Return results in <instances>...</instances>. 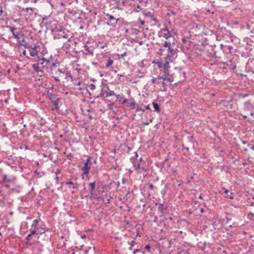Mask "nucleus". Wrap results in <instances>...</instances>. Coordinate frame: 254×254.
<instances>
[{"label": "nucleus", "instance_id": "46", "mask_svg": "<svg viewBox=\"0 0 254 254\" xmlns=\"http://www.w3.org/2000/svg\"><path fill=\"white\" fill-rule=\"evenodd\" d=\"M144 249L146 250L148 252H150L151 250V247L150 245H147L145 246Z\"/></svg>", "mask_w": 254, "mask_h": 254}, {"label": "nucleus", "instance_id": "44", "mask_svg": "<svg viewBox=\"0 0 254 254\" xmlns=\"http://www.w3.org/2000/svg\"><path fill=\"white\" fill-rule=\"evenodd\" d=\"M44 55V56H48L47 55V50L46 49L43 50L40 54H39L38 55Z\"/></svg>", "mask_w": 254, "mask_h": 254}, {"label": "nucleus", "instance_id": "47", "mask_svg": "<svg viewBox=\"0 0 254 254\" xmlns=\"http://www.w3.org/2000/svg\"><path fill=\"white\" fill-rule=\"evenodd\" d=\"M75 85H80L81 84V82L79 80L77 79V81H74V83H73Z\"/></svg>", "mask_w": 254, "mask_h": 254}, {"label": "nucleus", "instance_id": "34", "mask_svg": "<svg viewBox=\"0 0 254 254\" xmlns=\"http://www.w3.org/2000/svg\"><path fill=\"white\" fill-rule=\"evenodd\" d=\"M64 75H65V77H64L65 79H67L68 78H71V74L70 72L67 69H66V70H65Z\"/></svg>", "mask_w": 254, "mask_h": 254}, {"label": "nucleus", "instance_id": "37", "mask_svg": "<svg viewBox=\"0 0 254 254\" xmlns=\"http://www.w3.org/2000/svg\"><path fill=\"white\" fill-rule=\"evenodd\" d=\"M26 41L24 39V37H22V39H19V41H17L18 44L20 46H21L23 44H24V43H25Z\"/></svg>", "mask_w": 254, "mask_h": 254}, {"label": "nucleus", "instance_id": "33", "mask_svg": "<svg viewBox=\"0 0 254 254\" xmlns=\"http://www.w3.org/2000/svg\"><path fill=\"white\" fill-rule=\"evenodd\" d=\"M6 28H8L10 30V31L11 32L12 36H13V33H16V32H14L15 30H16L17 28L15 27H11L9 25H7L5 27Z\"/></svg>", "mask_w": 254, "mask_h": 254}, {"label": "nucleus", "instance_id": "6", "mask_svg": "<svg viewBox=\"0 0 254 254\" xmlns=\"http://www.w3.org/2000/svg\"><path fill=\"white\" fill-rule=\"evenodd\" d=\"M68 35L65 34L63 30H59L58 32L55 33L54 35V39H61L62 42L66 40L68 41Z\"/></svg>", "mask_w": 254, "mask_h": 254}, {"label": "nucleus", "instance_id": "56", "mask_svg": "<svg viewBox=\"0 0 254 254\" xmlns=\"http://www.w3.org/2000/svg\"><path fill=\"white\" fill-rule=\"evenodd\" d=\"M67 157L68 159L69 160H71V158H72V155L71 154H68L67 156Z\"/></svg>", "mask_w": 254, "mask_h": 254}, {"label": "nucleus", "instance_id": "25", "mask_svg": "<svg viewBox=\"0 0 254 254\" xmlns=\"http://www.w3.org/2000/svg\"><path fill=\"white\" fill-rule=\"evenodd\" d=\"M127 105L132 106V108H134V107L136 105L135 102L133 99H131L130 100H128L127 103H126Z\"/></svg>", "mask_w": 254, "mask_h": 254}, {"label": "nucleus", "instance_id": "48", "mask_svg": "<svg viewBox=\"0 0 254 254\" xmlns=\"http://www.w3.org/2000/svg\"><path fill=\"white\" fill-rule=\"evenodd\" d=\"M188 140L191 142H192L193 139L194 138V136L193 135H191L188 137Z\"/></svg>", "mask_w": 254, "mask_h": 254}, {"label": "nucleus", "instance_id": "23", "mask_svg": "<svg viewBox=\"0 0 254 254\" xmlns=\"http://www.w3.org/2000/svg\"><path fill=\"white\" fill-rule=\"evenodd\" d=\"M164 80H165V79L163 77L159 76L157 77V80L156 81V84L158 85L161 84L164 86L165 85Z\"/></svg>", "mask_w": 254, "mask_h": 254}, {"label": "nucleus", "instance_id": "59", "mask_svg": "<svg viewBox=\"0 0 254 254\" xmlns=\"http://www.w3.org/2000/svg\"><path fill=\"white\" fill-rule=\"evenodd\" d=\"M22 54L24 56H26V50H24L23 51H22Z\"/></svg>", "mask_w": 254, "mask_h": 254}, {"label": "nucleus", "instance_id": "28", "mask_svg": "<svg viewBox=\"0 0 254 254\" xmlns=\"http://www.w3.org/2000/svg\"><path fill=\"white\" fill-rule=\"evenodd\" d=\"M171 62V61L166 60V62L163 64V69H168L170 67L169 64Z\"/></svg>", "mask_w": 254, "mask_h": 254}, {"label": "nucleus", "instance_id": "43", "mask_svg": "<svg viewBox=\"0 0 254 254\" xmlns=\"http://www.w3.org/2000/svg\"><path fill=\"white\" fill-rule=\"evenodd\" d=\"M225 48L226 50H228L230 53H231L232 50L233 49V46L229 45V46H225Z\"/></svg>", "mask_w": 254, "mask_h": 254}, {"label": "nucleus", "instance_id": "35", "mask_svg": "<svg viewBox=\"0 0 254 254\" xmlns=\"http://www.w3.org/2000/svg\"><path fill=\"white\" fill-rule=\"evenodd\" d=\"M127 243L129 245H130V247L129 248V250L132 251L133 250V246H134V244L135 243V241L133 240L131 241V242L128 241Z\"/></svg>", "mask_w": 254, "mask_h": 254}, {"label": "nucleus", "instance_id": "13", "mask_svg": "<svg viewBox=\"0 0 254 254\" xmlns=\"http://www.w3.org/2000/svg\"><path fill=\"white\" fill-rule=\"evenodd\" d=\"M38 49H40V47L39 46L35 45L34 47L31 46L29 49L30 55L31 57H34L35 56H37V55H38Z\"/></svg>", "mask_w": 254, "mask_h": 254}, {"label": "nucleus", "instance_id": "29", "mask_svg": "<svg viewBox=\"0 0 254 254\" xmlns=\"http://www.w3.org/2000/svg\"><path fill=\"white\" fill-rule=\"evenodd\" d=\"M66 69L58 68L56 71V74L61 75V74H64Z\"/></svg>", "mask_w": 254, "mask_h": 254}, {"label": "nucleus", "instance_id": "41", "mask_svg": "<svg viewBox=\"0 0 254 254\" xmlns=\"http://www.w3.org/2000/svg\"><path fill=\"white\" fill-rule=\"evenodd\" d=\"M157 66L159 68H163V63L162 62V61H157Z\"/></svg>", "mask_w": 254, "mask_h": 254}, {"label": "nucleus", "instance_id": "40", "mask_svg": "<svg viewBox=\"0 0 254 254\" xmlns=\"http://www.w3.org/2000/svg\"><path fill=\"white\" fill-rule=\"evenodd\" d=\"M163 71L164 73V76L163 77L165 79V78L169 75V72L168 69H163Z\"/></svg>", "mask_w": 254, "mask_h": 254}, {"label": "nucleus", "instance_id": "45", "mask_svg": "<svg viewBox=\"0 0 254 254\" xmlns=\"http://www.w3.org/2000/svg\"><path fill=\"white\" fill-rule=\"evenodd\" d=\"M89 88L91 90H94L96 89V86L94 84L92 83L89 85Z\"/></svg>", "mask_w": 254, "mask_h": 254}, {"label": "nucleus", "instance_id": "58", "mask_svg": "<svg viewBox=\"0 0 254 254\" xmlns=\"http://www.w3.org/2000/svg\"><path fill=\"white\" fill-rule=\"evenodd\" d=\"M55 179L56 180V183H57V184H58L59 182V177L57 176H56L55 177Z\"/></svg>", "mask_w": 254, "mask_h": 254}, {"label": "nucleus", "instance_id": "62", "mask_svg": "<svg viewBox=\"0 0 254 254\" xmlns=\"http://www.w3.org/2000/svg\"><path fill=\"white\" fill-rule=\"evenodd\" d=\"M138 43L139 45L140 46L142 45L143 44V42L142 41H140L138 42Z\"/></svg>", "mask_w": 254, "mask_h": 254}, {"label": "nucleus", "instance_id": "8", "mask_svg": "<svg viewBox=\"0 0 254 254\" xmlns=\"http://www.w3.org/2000/svg\"><path fill=\"white\" fill-rule=\"evenodd\" d=\"M244 110L245 111H250V115L251 116H254V104L249 100L244 104Z\"/></svg>", "mask_w": 254, "mask_h": 254}, {"label": "nucleus", "instance_id": "51", "mask_svg": "<svg viewBox=\"0 0 254 254\" xmlns=\"http://www.w3.org/2000/svg\"><path fill=\"white\" fill-rule=\"evenodd\" d=\"M248 146L249 147L250 149L252 150H254V145L249 144L248 145Z\"/></svg>", "mask_w": 254, "mask_h": 254}, {"label": "nucleus", "instance_id": "12", "mask_svg": "<svg viewBox=\"0 0 254 254\" xmlns=\"http://www.w3.org/2000/svg\"><path fill=\"white\" fill-rule=\"evenodd\" d=\"M82 52L85 55H91L92 56H94L93 51L94 49L92 47H90L87 45H84Z\"/></svg>", "mask_w": 254, "mask_h": 254}, {"label": "nucleus", "instance_id": "4", "mask_svg": "<svg viewBox=\"0 0 254 254\" xmlns=\"http://www.w3.org/2000/svg\"><path fill=\"white\" fill-rule=\"evenodd\" d=\"M106 18H105L106 20H108L107 22V24L112 27H116L117 26V24L118 21H120V18H116L114 17L113 15L107 13L105 14Z\"/></svg>", "mask_w": 254, "mask_h": 254}, {"label": "nucleus", "instance_id": "55", "mask_svg": "<svg viewBox=\"0 0 254 254\" xmlns=\"http://www.w3.org/2000/svg\"><path fill=\"white\" fill-rule=\"evenodd\" d=\"M2 186L3 187H5V188H9V185H8V184H2Z\"/></svg>", "mask_w": 254, "mask_h": 254}, {"label": "nucleus", "instance_id": "61", "mask_svg": "<svg viewBox=\"0 0 254 254\" xmlns=\"http://www.w3.org/2000/svg\"><path fill=\"white\" fill-rule=\"evenodd\" d=\"M126 54H127L126 52H124L123 54H122L121 55V56L122 58H123L124 56H125L126 55Z\"/></svg>", "mask_w": 254, "mask_h": 254}, {"label": "nucleus", "instance_id": "27", "mask_svg": "<svg viewBox=\"0 0 254 254\" xmlns=\"http://www.w3.org/2000/svg\"><path fill=\"white\" fill-rule=\"evenodd\" d=\"M65 184L66 185H72V189H77V183H74L73 182L70 181L68 182H66L65 183Z\"/></svg>", "mask_w": 254, "mask_h": 254}, {"label": "nucleus", "instance_id": "49", "mask_svg": "<svg viewBox=\"0 0 254 254\" xmlns=\"http://www.w3.org/2000/svg\"><path fill=\"white\" fill-rule=\"evenodd\" d=\"M226 198H230V199H234V197L232 195H229V194H227V195H226L225 196Z\"/></svg>", "mask_w": 254, "mask_h": 254}, {"label": "nucleus", "instance_id": "54", "mask_svg": "<svg viewBox=\"0 0 254 254\" xmlns=\"http://www.w3.org/2000/svg\"><path fill=\"white\" fill-rule=\"evenodd\" d=\"M3 170L2 168H0V178H1L2 177L3 174L2 173Z\"/></svg>", "mask_w": 254, "mask_h": 254}, {"label": "nucleus", "instance_id": "42", "mask_svg": "<svg viewBox=\"0 0 254 254\" xmlns=\"http://www.w3.org/2000/svg\"><path fill=\"white\" fill-rule=\"evenodd\" d=\"M21 46H23L25 48L28 49L29 50V48L32 46V45L28 44V43L26 42H25V43H24V44L21 45Z\"/></svg>", "mask_w": 254, "mask_h": 254}, {"label": "nucleus", "instance_id": "16", "mask_svg": "<svg viewBox=\"0 0 254 254\" xmlns=\"http://www.w3.org/2000/svg\"><path fill=\"white\" fill-rule=\"evenodd\" d=\"M155 205L158 206V209L160 214V216H162L164 213V210L166 208H165L164 205L162 203H156Z\"/></svg>", "mask_w": 254, "mask_h": 254}, {"label": "nucleus", "instance_id": "1", "mask_svg": "<svg viewBox=\"0 0 254 254\" xmlns=\"http://www.w3.org/2000/svg\"><path fill=\"white\" fill-rule=\"evenodd\" d=\"M163 46L165 48H167V53L164 54L163 52L165 50L162 48H160L157 53L160 55L164 56V59L166 60L173 62L177 57L178 50L174 48V46H172L171 42L169 41H165L163 44Z\"/></svg>", "mask_w": 254, "mask_h": 254}, {"label": "nucleus", "instance_id": "5", "mask_svg": "<svg viewBox=\"0 0 254 254\" xmlns=\"http://www.w3.org/2000/svg\"><path fill=\"white\" fill-rule=\"evenodd\" d=\"M48 97L52 105L54 106V108H52V110H54L55 109L56 110H59L60 109L59 102L61 99V98L59 97L57 95L54 94H49Z\"/></svg>", "mask_w": 254, "mask_h": 254}, {"label": "nucleus", "instance_id": "31", "mask_svg": "<svg viewBox=\"0 0 254 254\" xmlns=\"http://www.w3.org/2000/svg\"><path fill=\"white\" fill-rule=\"evenodd\" d=\"M182 41L184 44V46H187L188 43H191V42L190 40H189L188 38L184 37L182 39Z\"/></svg>", "mask_w": 254, "mask_h": 254}, {"label": "nucleus", "instance_id": "7", "mask_svg": "<svg viewBox=\"0 0 254 254\" xmlns=\"http://www.w3.org/2000/svg\"><path fill=\"white\" fill-rule=\"evenodd\" d=\"M91 156H88L87 159L85 161L84 163V165L81 167V170L83 171V174L87 176L89 173V171L90 169V165L91 163L90 162L91 159Z\"/></svg>", "mask_w": 254, "mask_h": 254}, {"label": "nucleus", "instance_id": "30", "mask_svg": "<svg viewBox=\"0 0 254 254\" xmlns=\"http://www.w3.org/2000/svg\"><path fill=\"white\" fill-rule=\"evenodd\" d=\"M43 175L42 172H39L38 170H36L34 172V177L36 178H41Z\"/></svg>", "mask_w": 254, "mask_h": 254}, {"label": "nucleus", "instance_id": "15", "mask_svg": "<svg viewBox=\"0 0 254 254\" xmlns=\"http://www.w3.org/2000/svg\"><path fill=\"white\" fill-rule=\"evenodd\" d=\"M32 67L33 68L34 70L38 73L39 72H43V69H42V68H41V67L39 66V64L38 63L36 64H33Z\"/></svg>", "mask_w": 254, "mask_h": 254}, {"label": "nucleus", "instance_id": "32", "mask_svg": "<svg viewBox=\"0 0 254 254\" xmlns=\"http://www.w3.org/2000/svg\"><path fill=\"white\" fill-rule=\"evenodd\" d=\"M135 169H138L140 170L141 172L144 171L146 172V169L143 167H142L139 164H136V167H134Z\"/></svg>", "mask_w": 254, "mask_h": 254}, {"label": "nucleus", "instance_id": "36", "mask_svg": "<svg viewBox=\"0 0 254 254\" xmlns=\"http://www.w3.org/2000/svg\"><path fill=\"white\" fill-rule=\"evenodd\" d=\"M118 101L121 104H125V103H127L128 100L124 98L123 97H121L119 99Z\"/></svg>", "mask_w": 254, "mask_h": 254}, {"label": "nucleus", "instance_id": "52", "mask_svg": "<svg viewBox=\"0 0 254 254\" xmlns=\"http://www.w3.org/2000/svg\"><path fill=\"white\" fill-rule=\"evenodd\" d=\"M53 78H54L56 82H60V80L59 77L53 76Z\"/></svg>", "mask_w": 254, "mask_h": 254}, {"label": "nucleus", "instance_id": "19", "mask_svg": "<svg viewBox=\"0 0 254 254\" xmlns=\"http://www.w3.org/2000/svg\"><path fill=\"white\" fill-rule=\"evenodd\" d=\"M37 63H38V64H39V65H41V68H42V69H44V68H48V65L46 64L45 62H44L43 61H42V60H40V59L39 58H37Z\"/></svg>", "mask_w": 254, "mask_h": 254}, {"label": "nucleus", "instance_id": "24", "mask_svg": "<svg viewBox=\"0 0 254 254\" xmlns=\"http://www.w3.org/2000/svg\"><path fill=\"white\" fill-rule=\"evenodd\" d=\"M107 63L106 64V67H109L111 66L114 63V61L113 59H111V57H107Z\"/></svg>", "mask_w": 254, "mask_h": 254}, {"label": "nucleus", "instance_id": "38", "mask_svg": "<svg viewBox=\"0 0 254 254\" xmlns=\"http://www.w3.org/2000/svg\"><path fill=\"white\" fill-rule=\"evenodd\" d=\"M133 254H143V252H141L140 249H134L133 252Z\"/></svg>", "mask_w": 254, "mask_h": 254}, {"label": "nucleus", "instance_id": "17", "mask_svg": "<svg viewBox=\"0 0 254 254\" xmlns=\"http://www.w3.org/2000/svg\"><path fill=\"white\" fill-rule=\"evenodd\" d=\"M1 179L4 183H11L13 181L12 178L10 176H8L6 174L2 175Z\"/></svg>", "mask_w": 254, "mask_h": 254}, {"label": "nucleus", "instance_id": "21", "mask_svg": "<svg viewBox=\"0 0 254 254\" xmlns=\"http://www.w3.org/2000/svg\"><path fill=\"white\" fill-rule=\"evenodd\" d=\"M152 104L153 108H154V111H155L158 113H159L161 111V110H160V108L158 104L156 102H153Z\"/></svg>", "mask_w": 254, "mask_h": 254}, {"label": "nucleus", "instance_id": "3", "mask_svg": "<svg viewBox=\"0 0 254 254\" xmlns=\"http://www.w3.org/2000/svg\"><path fill=\"white\" fill-rule=\"evenodd\" d=\"M101 87L100 94L97 96V98H105L115 95L114 92L110 90L109 86L103 82L102 83Z\"/></svg>", "mask_w": 254, "mask_h": 254}, {"label": "nucleus", "instance_id": "18", "mask_svg": "<svg viewBox=\"0 0 254 254\" xmlns=\"http://www.w3.org/2000/svg\"><path fill=\"white\" fill-rule=\"evenodd\" d=\"M12 37H14L17 42L18 41H19V39H22V37H24V35L21 31H19L16 33H13V36Z\"/></svg>", "mask_w": 254, "mask_h": 254}, {"label": "nucleus", "instance_id": "63", "mask_svg": "<svg viewBox=\"0 0 254 254\" xmlns=\"http://www.w3.org/2000/svg\"><path fill=\"white\" fill-rule=\"evenodd\" d=\"M145 109H146V110H150V108L149 105H147V106H146V107H145Z\"/></svg>", "mask_w": 254, "mask_h": 254}, {"label": "nucleus", "instance_id": "20", "mask_svg": "<svg viewBox=\"0 0 254 254\" xmlns=\"http://www.w3.org/2000/svg\"><path fill=\"white\" fill-rule=\"evenodd\" d=\"M89 187H90V191L92 195H93L95 192V183H90L89 184Z\"/></svg>", "mask_w": 254, "mask_h": 254}, {"label": "nucleus", "instance_id": "39", "mask_svg": "<svg viewBox=\"0 0 254 254\" xmlns=\"http://www.w3.org/2000/svg\"><path fill=\"white\" fill-rule=\"evenodd\" d=\"M138 111H141L142 112V113L141 114V115L142 114V113L143 112H145V110L143 109H142L141 108L139 107L138 105H137V107L136 108V111H135V112H137Z\"/></svg>", "mask_w": 254, "mask_h": 254}, {"label": "nucleus", "instance_id": "9", "mask_svg": "<svg viewBox=\"0 0 254 254\" xmlns=\"http://www.w3.org/2000/svg\"><path fill=\"white\" fill-rule=\"evenodd\" d=\"M37 58H39L40 60H42V61L45 62L48 65H50V64L54 61V59L52 56V55L50 54V55L44 56V55H37Z\"/></svg>", "mask_w": 254, "mask_h": 254}, {"label": "nucleus", "instance_id": "50", "mask_svg": "<svg viewBox=\"0 0 254 254\" xmlns=\"http://www.w3.org/2000/svg\"><path fill=\"white\" fill-rule=\"evenodd\" d=\"M69 78L70 79L72 83H74V81H77V78H74L72 75H71V78Z\"/></svg>", "mask_w": 254, "mask_h": 254}, {"label": "nucleus", "instance_id": "26", "mask_svg": "<svg viewBox=\"0 0 254 254\" xmlns=\"http://www.w3.org/2000/svg\"><path fill=\"white\" fill-rule=\"evenodd\" d=\"M63 42L64 44L63 47H65L67 50H69L70 48V44L69 43H70L69 40L68 39V41H67V40L64 41Z\"/></svg>", "mask_w": 254, "mask_h": 254}, {"label": "nucleus", "instance_id": "2", "mask_svg": "<svg viewBox=\"0 0 254 254\" xmlns=\"http://www.w3.org/2000/svg\"><path fill=\"white\" fill-rule=\"evenodd\" d=\"M40 223H42L40 218L34 220L30 229V231H31L32 233H34L37 236L41 235L49 231V229L46 227L45 224L41 225Z\"/></svg>", "mask_w": 254, "mask_h": 254}, {"label": "nucleus", "instance_id": "60", "mask_svg": "<svg viewBox=\"0 0 254 254\" xmlns=\"http://www.w3.org/2000/svg\"><path fill=\"white\" fill-rule=\"evenodd\" d=\"M5 163L6 165H8V166H10L11 167H13V166H11V165H10V164L9 162H7V161H5Z\"/></svg>", "mask_w": 254, "mask_h": 254}, {"label": "nucleus", "instance_id": "64", "mask_svg": "<svg viewBox=\"0 0 254 254\" xmlns=\"http://www.w3.org/2000/svg\"><path fill=\"white\" fill-rule=\"evenodd\" d=\"M149 188L151 189H153L154 188V186L152 184H150L149 185Z\"/></svg>", "mask_w": 254, "mask_h": 254}, {"label": "nucleus", "instance_id": "22", "mask_svg": "<svg viewBox=\"0 0 254 254\" xmlns=\"http://www.w3.org/2000/svg\"><path fill=\"white\" fill-rule=\"evenodd\" d=\"M137 157H138V154H137V152H134V156L131 157L130 159V161L132 163L134 167H136L135 160H136Z\"/></svg>", "mask_w": 254, "mask_h": 254}, {"label": "nucleus", "instance_id": "10", "mask_svg": "<svg viewBox=\"0 0 254 254\" xmlns=\"http://www.w3.org/2000/svg\"><path fill=\"white\" fill-rule=\"evenodd\" d=\"M159 33L160 34V37H163L166 39H168L172 36L170 31L169 30L168 28L167 27H165L164 28L161 29Z\"/></svg>", "mask_w": 254, "mask_h": 254}, {"label": "nucleus", "instance_id": "14", "mask_svg": "<svg viewBox=\"0 0 254 254\" xmlns=\"http://www.w3.org/2000/svg\"><path fill=\"white\" fill-rule=\"evenodd\" d=\"M30 233L27 236L25 239V244L28 245H31V241L32 239V237L34 235H36L34 233H32L31 231H30Z\"/></svg>", "mask_w": 254, "mask_h": 254}, {"label": "nucleus", "instance_id": "53", "mask_svg": "<svg viewBox=\"0 0 254 254\" xmlns=\"http://www.w3.org/2000/svg\"><path fill=\"white\" fill-rule=\"evenodd\" d=\"M157 80V78H153L151 79V82L152 83H155L156 84V81Z\"/></svg>", "mask_w": 254, "mask_h": 254}, {"label": "nucleus", "instance_id": "57", "mask_svg": "<svg viewBox=\"0 0 254 254\" xmlns=\"http://www.w3.org/2000/svg\"><path fill=\"white\" fill-rule=\"evenodd\" d=\"M92 65H94L96 67L98 65V63H95V62H92Z\"/></svg>", "mask_w": 254, "mask_h": 254}, {"label": "nucleus", "instance_id": "11", "mask_svg": "<svg viewBox=\"0 0 254 254\" xmlns=\"http://www.w3.org/2000/svg\"><path fill=\"white\" fill-rule=\"evenodd\" d=\"M59 64V63L53 61L50 65H48V68H47V71L52 74H53L54 72L56 73Z\"/></svg>", "mask_w": 254, "mask_h": 254}]
</instances>
